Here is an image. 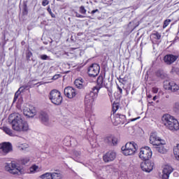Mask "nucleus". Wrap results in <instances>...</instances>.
Masks as SVG:
<instances>
[{"label":"nucleus","instance_id":"nucleus-1","mask_svg":"<svg viewBox=\"0 0 179 179\" xmlns=\"http://www.w3.org/2000/svg\"><path fill=\"white\" fill-rule=\"evenodd\" d=\"M11 127L17 132H27L29 131V123L22 119V115L15 114L14 119L11 122Z\"/></svg>","mask_w":179,"mask_h":179},{"label":"nucleus","instance_id":"nucleus-2","mask_svg":"<svg viewBox=\"0 0 179 179\" xmlns=\"http://www.w3.org/2000/svg\"><path fill=\"white\" fill-rule=\"evenodd\" d=\"M162 122L164 125L169 129L170 131H178L179 129V123L178 120L174 119V117L166 114L162 117Z\"/></svg>","mask_w":179,"mask_h":179},{"label":"nucleus","instance_id":"nucleus-3","mask_svg":"<svg viewBox=\"0 0 179 179\" xmlns=\"http://www.w3.org/2000/svg\"><path fill=\"white\" fill-rule=\"evenodd\" d=\"M99 94L98 90H94V88L92 90L87 93L85 98V111L86 115L87 114H90V110H92V106H93V103L94 102V99L97 97Z\"/></svg>","mask_w":179,"mask_h":179},{"label":"nucleus","instance_id":"nucleus-4","mask_svg":"<svg viewBox=\"0 0 179 179\" xmlns=\"http://www.w3.org/2000/svg\"><path fill=\"white\" fill-rule=\"evenodd\" d=\"M122 150L124 156H133L138 150V145L134 142L127 143L124 146L122 147Z\"/></svg>","mask_w":179,"mask_h":179},{"label":"nucleus","instance_id":"nucleus-5","mask_svg":"<svg viewBox=\"0 0 179 179\" xmlns=\"http://www.w3.org/2000/svg\"><path fill=\"white\" fill-rule=\"evenodd\" d=\"M48 98L51 103L55 106H60L62 103V95H61V92L57 90H52L49 94Z\"/></svg>","mask_w":179,"mask_h":179},{"label":"nucleus","instance_id":"nucleus-6","mask_svg":"<svg viewBox=\"0 0 179 179\" xmlns=\"http://www.w3.org/2000/svg\"><path fill=\"white\" fill-rule=\"evenodd\" d=\"M6 171L10 174H24V169L22 166L16 165L15 162L8 163L5 166Z\"/></svg>","mask_w":179,"mask_h":179},{"label":"nucleus","instance_id":"nucleus-7","mask_svg":"<svg viewBox=\"0 0 179 179\" xmlns=\"http://www.w3.org/2000/svg\"><path fill=\"white\" fill-rule=\"evenodd\" d=\"M139 157L141 159V160L148 162V160L152 157V150L150 148L146 146L141 148L139 153Z\"/></svg>","mask_w":179,"mask_h":179},{"label":"nucleus","instance_id":"nucleus-8","mask_svg":"<svg viewBox=\"0 0 179 179\" xmlns=\"http://www.w3.org/2000/svg\"><path fill=\"white\" fill-rule=\"evenodd\" d=\"M39 120L41 124L45 125V127H52V125H54V122L50 119V116L46 113H41L39 115Z\"/></svg>","mask_w":179,"mask_h":179},{"label":"nucleus","instance_id":"nucleus-9","mask_svg":"<svg viewBox=\"0 0 179 179\" xmlns=\"http://www.w3.org/2000/svg\"><path fill=\"white\" fill-rule=\"evenodd\" d=\"M100 72V66L97 64H92L89 68H88V75L91 78H96L97 75H99Z\"/></svg>","mask_w":179,"mask_h":179},{"label":"nucleus","instance_id":"nucleus-10","mask_svg":"<svg viewBox=\"0 0 179 179\" xmlns=\"http://www.w3.org/2000/svg\"><path fill=\"white\" fill-rule=\"evenodd\" d=\"M12 150V144L10 143H3L0 144V155L6 156Z\"/></svg>","mask_w":179,"mask_h":179},{"label":"nucleus","instance_id":"nucleus-11","mask_svg":"<svg viewBox=\"0 0 179 179\" xmlns=\"http://www.w3.org/2000/svg\"><path fill=\"white\" fill-rule=\"evenodd\" d=\"M164 141H163L160 137L157 136V134L151 133L150 136V143L153 145V146H157L159 145H162Z\"/></svg>","mask_w":179,"mask_h":179},{"label":"nucleus","instance_id":"nucleus-12","mask_svg":"<svg viewBox=\"0 0 179 179\" xmlns=\"http://www.w3.org/2000/svg\"><path fill=\"white\" fill-rule=\"evenodd\" d=\"M64 94L68 99H73L78 94V90L72 87H67L64 88Z\"/></svg>","mask_w":179,"mask_h":179},{"label":"nucleus","instance_id":"nucleus-13","mask_svg":"<svg viewBox=\"0 0 179 179\" xmlns=\"http://www.w3.org/2000/svg\"><path fill=\"white\" fill-rule=\"evenodd\" d=\"M116 157L117 154L114 151H109L103 156V162H105V163H110V162H114Z\"/></svg>","mask_w":179,"mask_h":179},{"label":"nucleus","instance_id":"nucleus-14","mask_svg":"<svg viewBox=\"0 0 179 179\" xmlns=\"http://www.w3.org/2000/svg\"><path fill=\"white\" fill-rule=\"evenodd\" d=\"M155 166V164L152 162L146 161L145 162H142L141 164V168L143 171H145V173H150L152 170H153V166Z\"/></svg>","mask_w":179,"mask_h":179},{"label":"nucleus","instance_id":"nucleus-15","mask_svg":"<svg viewBox=\"0 0 179 179\" xmlns=\"http://www.w3.org/2000/svg\"><path fill=\"white\" fill-rule=\"evenodd\" d=\"M23 113L24 115L26 117H29L30 118H33V117L37 114L36 108L33 106H30L29 108H24Z\"/></svg>","mask_w":179,"mask_h":179},{"label":"nucleus","instance_id":"nucleus-16","mask_svg":"<svg viewBox=\"0 0 179 179\" xmlns=\"http://www.w3.org/2000/svg\"><path fill=\"white\" fill-rule=\"evenodd\" d=\"M173 169L170 165H165L163 169L162 179H169L170 178V174L173 171Z\"/></svg>","mask_w":179,"mask_h":179},{"label":"nucleus","instance_id":"nucleus-17","mask_svg":"<svg viewBox=\"0 0 179 179\" xmlns=\"http://www.w3.org/2000/svg\"><path fill=\"white\" fill-rule=\"evenodd\" d=\"M126 120L125 115L117 113L114 117L113 122L114 125H120V124H124Z\"/></svg>","mask_w":179,"mask_h":179},{"label":"nucleus","instance_id":"nucleus-18","mask_svg":"<svg viewBox=\"0 0 179 179\" xmlns=\"http://www.w3.org/2000/svg\"><path fill=\"white\" fill-rule=\"evenodd\" d=\"M178 58V56L173 55H167L164 57V61L165 64L167 65H171V64L176 62L177 59Z\"/></svg>","mask_w":179,"mask_h":179},{"label":"nucleus","instance_id":"nucleus-19","mask_svg":"<svg viewBox=\"0 0 179 179\" xmlns=\"http://www.w3.org/2000/svg\"><path fill=\"white\" fill-rule=\"evenodd\" d=\"M105 142L106 143H108L110 146H115L117 145V142H118L117 138L113 136H107L105 138Z\"/></svg>","mask_w":179,"mask_h":179},{"label":"nucleus","instance_id":"nucleus-20","mask_svg":"<svg viewBox=\"0 0 179 179\" xmlns=\"http://www.w3.org/2000/svg\"><path fill=\"white\" fill-rule=\"evenodd\" d=\"M164 87L165 89H168V90H171V92H177V90H179V86L174 82L169 83L168 85L165 84Z\"/></svg>","mask_w":179,"mask_h":179},{"label":"nucleus","instance_id":"nucleus-21","mask_svg":"<svg viewBox=\"0 0 179 179\" xmlns=\"http://www.w3.org/2000/svg\"><path fill=\"white\" fill-rule=\"evenodd\" d=\"M155 150L159 153H162V155L167 153V149L164 148V141H162V143L155 146Z\"/></svg>","mask_w":179,"mask_h":179},{"label":"nucleus","instance_id":"nucleus-22","mask_svg":"<svg viewBox=\"0 0 179 179\" xmlns=\"http://www.w3.org/2000/svg\"><path fill=\"white\" fill-rule=\"evenodd\" d=\"M97 85L94 87V90H98V92L103 87V76H99L97 78Z\"/></svg>","mask_w":179,"mask_h":179},{"label":"nucleus","instance_id":"nucleus-23","mask_svg":"<svg viewBox=\"0 0 179 179\" xmlns=\"http://www.w3.org/2000/svg\"><path fill=\"white\" fill-rule=\"evenodd\" d=\"M41 171V168H39L38 166L37 165H32L30 168H29V174H34L36 173H38V171Z\"/></svg>","mask_w":179,"mask_h":179},{"label":"nucleus","instance_id":"nucleus-24","mask_svg":"<svg viewBox=\"0 0 179 179\" xmlns=\"http://www.w3.org/2000/svg\"><path fill=\"white\" fill-rule=\"evenodd\" d=\"M74 84L76 86V87H78V89H82V87H83V79L82 78L76 79L74 82Z\"/></svg>","mask_w":179,"mask_h":179},{"label":"nucleus","instance_id":"nucleus-25","mask_svg":"<svg viewBox=\"0 0 179 179\" xmlns=\"http://www.w3.org/2000/svg\"><path fill=\"white\" fill-rule=\"evenodd\" d=\"M1 129L3 131V132H5V134L9 135V136H13V131L9 127H1Z\"/></svg>","mask_w":179,"mask_h":179},{"label":"nucleus","instance_id":"nucleus-26","mask_svg":"<svg viewBox=\"0 0 179 179\" xmlns=\"http://www.w3.org/2000/svg\"><path fill=\"white\" fill-rule=\"evenodd\" d=\"M173 154L176 160L179 162V144H177L173 147Z\"/></svg>","mask_w":179,"mask_h":179},{"label":"nucleus","instance_id":"nucleus-27","mask_svg":"<svg viewBox=\"0 0 179 179\" xmlns=\"http://www.w3.org/2000/svg\"><path fill=\"white\" fill-rule=\"evenodd\" d=\"M73 155L76 157L74 160L78 163H80V159H82V153L79 151H75Z\"/></svg>","mask_w":179,"mask_h":179},{"label":"nucleus","instance_id":"nucleus-28","mask_svg":"<svg viewBox=\"0 0 179 179\" xmlns=\"http://www.w3.org/2000/svg\"><path fill=\"white\" fill-rule=\"evenodd\" d=\"M156 76L161 79H164V78H166V74H164V71L162 70H158L156 72Z\"/></svg>","mask_w":179,"mask_h":179},{"label":"nucleus","instance_id":"nucleus-29","mask_svg":"<svg viewBox=\"0 0 179 179\" xmlns=\"http://www.w3.org/2000/svg\"><path fill=\"white\" fill-rule=\"evenodd\" d=\"M173 110L174 113H176V114H179V103L176 102L173 104Z\"/></svg>","mask_w":179,"mask_h":179},{"label":"nucleus","instance_id":"nucleus-30","mask_svg":"<svg viewBox=\"0 0 179 179\" xmlns=\"http://www.w3.org/2000/svg\"><path fill=\"white\" fill-rule=\"evenodd\" d=\"M52 173H45L41 176L42 179H51Z\"/></svg>","mask_w":179,"mask_h":179},{"label":"nucleus","instance_id":"nucleus-31","mask_svg":"<svg viewBox=\"0 0 179 179\" xmlns=\"http://www.w3.org/2000/svg\"><path fill=\"white\" fill-rule=\"evenodd\" d=\"M62 176L60 173H52V178L51 179H62Z\"/></svg>","mask_w":179,"mask_h":179},{"label":"nucleus","instance_id":"nucleus-32","mask_svg":"<svg viewBox=\"0 0 179 179\" xmlns=\"http://www.w3.org/2000/svg\"><path fill=\"white\" fill-rule=\"evenodd\" d=\"M20 93H22L19 90L15 92L14 99H13V103H16L17 100L19 99V96H20Z\"/></svg>","mask_w":179,"mask_h":179},{"label":"nucleus","instance_id":"nucleus-33","mask_svg":"<svg viewBox=\"0 0 179 179\" xmlns=\"http://www.w3.org/2000/svg\"><path fill=\"white\" fill-rule=\"evenodd\" d=\"M152 36L154 37L155 40H160V38H162V35H160L159 32H155L152 34Z\"/></svg>","mask_w":179,"mask_h":179},{"label":"nucleus","instance_id":"nucleus-34","mask_svg":"<svg viewBox=\"0 0 179 179\" xmlns=\"http://www.w3.org/2000/svg\"><path fill=\"white\" fill-rule=\"evenodd\" d=\"M39 58L42 59V61H49L50 57L47 56V55H41Z\"/></svg>","mask_w":179,"mask_h":179},{"label":"nucleus","instance_id":"nucleus-35","mask_svg":"<svg viewBox=\"0 0 179 179\" xmlns=\"http://www.w3.org/2000/svg\"><path fill=\"white\" fill-rule=\"evenodd\" d=\"M79 12L80 13H81L82 15H86V8H85V6H81L79 8Z\"/></svg>","mask_w":179,"mask_h":179},{"label":"nucleus","instance_id":"nucleus-36","mask_svg":"<svg viewBox=\"0 0 179 179\" xmlns=\"http://www.w3.org/2000/svg\"><path fill=\"white\" fill-rule=\"evenodd\" d=\"M27 148H29V145L24 143V144H21L19 146L20 150H26V149H27Z\"/></svg>","mask_w":179,"mask_h":179},{"label":"nucleus","instance_id":"nucleus-37","mask_svg":"<svg viewBox=\"0 0 179 179\" xmlns=\"http://www.w3.org/2000/svg\"><path fill=\"white\" fill-rule=\"evenodd\" d=\"M171 22V20H166L164 22V26H163V28L164 29H166V27H167V26L169 24H170V22Z\"/></svg>","mask_w":179,"mask_h":179},{"label":"nucleus","instance_id":"nucleus-38","mask_svg":"<svg viewBox=\"0 0 179 179\" xmlns=\"http://www.w3.org/2000/svg\"><path fill=\"white\" fill-rule=\"evenodd\" d=\"M29 162H30V159L29 158H23L22 160H21V163L22 164H27V163H29Z\"/></svg>","mask_w":179,"mask_h":179},{"label":"nucleus","instance_id":"nucleus-39","mask_svg":"<svg viewBox=\"0 0 179 179\" xmlns=\"http://www.w3.org/2000/svg\"><path fill=\"white\" fill-rule=\"evenodd\" d=\"M26 89H27V85H24L20 87L18 90L22 93L24 90H26Z\"/></svg>","mask_w":179,"mask_h":179},{"label":"nucleus","instance_id":"nucleus-40","mask_svg":"<svg viewBox=\"0 0 179 179\" xmlns=\"http://www.w3.org/2000/svg\"><path fill=\"white\" fill-rule=\"evenodd\" d=\"M49 3H50V1H48V0H43L42 1L43 6H47V5H48Z\"/></svg>","mask_w":179,"mask_h":179},{"label":"nucleus","instance_id":"nucleus-41","mask_svg":"<svg viewBox=\"0 0 179 179\" xmlns=\"http://www.w3.org/2000/svg\"><path fill=\"white\" fill-rule=\"evenodd\" d=\"M48 12H49V13L52 16V17H55V15L54 13H52V11H51V8L50 7L48 8Z\"/></svg>","mask_w":179,"mask_h":179},{"label":"nucleus","instance_id":"nucleus-42","mask_svg":"<svg viewBox=\"0 0 179 179\" xmlns=\"http://www.w3.org/2000/svg\"><path fill=\"white\" fill-rule=\"evenodd\" d=\"M76 17H80L81 19H83L85 17L84 15L79 14V13H78V12H76Z\"/></svg>","mask_w":179,"mask_h":179},{"label":"nucleus","instance_id":"nucleus-43","mask_svg":"<svg viewBox=\"0 0 179 179\" xmlns=\"http://www.w3.org/2000/svg\"><path fill=\"white\" fill-rule=\"evenodd\" d=\"M152 93L156 94V93H157V92H159V88L154 87H152Z\"/></svg>","mask_w":179,"mask_h":179},{"label":"nucleus","instance_id":"nucleus-44","mask_svg":"<svg viewBox=\"0 0 179 179\" xmlns=\"http://www.w3.org/2000/svg\"><path fill=\"white\" fill-rule=\"evenodd\" d=\"M59 74H56L53 76L52 79L53 80H57V79H59Z\"/></svg>","mask_w":179,"mask_h":179},{"label":"nucleus","instance_id":"nucleus-45","mask_svg":"<svg viewBox=\"0 0 179 179\" xmlns=\"http://www.w3.org/2000/svg\"><path fill=\"white\" fill-rule=\"evenodd\" d=\"M32 55H33V53H31V52H29L27 54V58H30Z\"/></svg>","mask_w":179,"mask_h":179},{"label":"nucleus","instance_id":"nucleus-46","mask_svg":"<svg viewBox=\"0 0 179 179\" xmlns=\"http://www.w3.org/2000/svg\"><path fill=\"white\" fill-rule=\"evenodd\" d=\"M97 12H99V9L93 10L91 12V13H92V15H94V13H97Z\"/></svg>","mask_w":179,"mask_h":179},{"label":"nucleus","instance_id":"nucleus-47","mask_svg":"<svg viewBox=\"0 0 179 179\" xmlns=\"http://www.w3.org/2000/svg\"><path fill=\"white\" fill-rule=\"evenodd\" d=\"M117 89H118L120 94H122V89L120 86H118V85H117Z\"/></svg>","mask_w":179,"mask_h":179},{"label":"nucleus","instance_id":"nucleus-48","mask_svg":"<svg viewBox=\"0 0 179 179\" xmlns=\"http://www.w3.org/2000/svg\"><path fill=\"white\" fill-rule=\"evenodd\" d=\"M23 13H27V8L25 7L24 8V11H23Z\"/></svg>","mask_w":179,"mask_h":179},{"label":"nucleus","instance_id":"nucleus-49","mask_svg":"<svg viewBox=\"0 0 179 179\" xmlns=\"http://www.w3.org/2000/svg\"><path fill=\"white\" fill-rule=\"evenodd\" d=\"M141 117H138L136 118L131 119V121H136V120H139Z\"/></svg>","mask_w":179,"mask_h":179},{"label":"nucleus","instance_id":"nucleus-50","mask_svg":"<svg viewBox=\"0 0 179 179\" xmlns=\"http://www.w3.org/2000/svg\"><path fill=\"white\" fill-rule=\"evenodd\" d=\"M173 176L174 177H178V173L177 172L173 173Z\"/></svg>","mask_w":179,"mask_h":179},{"label":"nucleus","instance_id":"nucleus-51","mask_svg":"<svg viewBox=\"0 0 179 179\" xmlns=\"http://www.w3.org/2000/svg\"><path fill=\"white\" fill-rule=\"evenodd\" d=\"M149 104H150V106H155V103L153 101H150Z\"/></svg>","mask_w":179,"mask_h":179},{"label":"nucleus","instance_id":"nucleus-52","mask_svg":"<svg viewBox=\"0 0 179 179\" xmlns=\"http://www.w3.org/2000/svg\"><path fill=\"white\" fill-rule=\"evenodd\" d=\"M156 100H157V96H155L153 97V101H156Z\"/></svg>","mask_w":179,"mask_h":179},{"label":"nucleus","instance_id":"nucleus-53","mask_svg":"<svg viewBox=\"0 0 179 179\" xmlns=\"http://www.w3.org/2000/svg\"><path fill=\"white\" fill-rule=\"evenodd\" d=\"M148 99H152V95H151V94H149V95L148 96Z\"/></svg>","mask_w":179,"mask_h":179},{"label":"nucleus","instance_id":"nucleus-54","mask_svg":"<svg viewBox=\"0 0 179 179\" xmlns=\"http://www.w3.org/2000/svg\"><path fill=\"white\" fill-rule=\"evenodd\" d=\"M166 99H169V96H166Z\"/></svg>","mask_w":179,"mask_h":179},{"label":"nucleus","instance_id":"nucleus-55","mask_svg":"<svg viewBox=\"0 0 179 179\" xmlns=\"http://www.w3.org/2000/svg\"><path fill=\"white\" fill-rule=\"evenodd\" d=\"M157 103H159V101H157Z\"/></svg>","mask_w":179,"mask_h":179},{"label":"nucleus","instance_id":"nucleus-56","mask_svg":"<svg viewBox=\"0 0 179 179\" xmlns=\"http://www.w3.org/2000/svg\"><path fill=\"white\" fill-rule=\"evenodd\" d=\"M108 96H110V94H108Z\"/></svg>","mask_w":179,"mask_h":179}]
</instances>
